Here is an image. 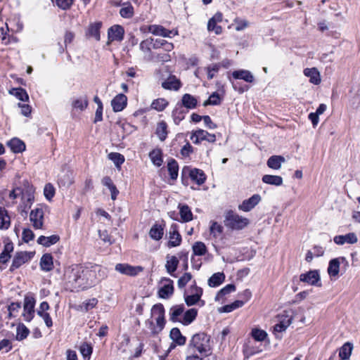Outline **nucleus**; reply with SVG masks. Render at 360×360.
<instances>
[{"instance_id":"obj_1","label":"nucleus","mask_w":360,"mask_h":360,"mask_svg":"<svg viewBox=\"0 0 360 360\" xmlns=\"http://www.w3.org/2000/svg\"><path fill=\"white\" fill-rule=\"evenodd\" d=\"M105 276V271L98 265L89 267L80 264H72L66 269L65 273L68 283L77 290L91 288Z\"/></svg>"},{"instance_id":"obj_2","label":"nucleus","mask_w":360,"mask_h":360,"mask_svg":"<svg viewBox=\"0 0 360 360\" xmlns=\"http://www.w3.org/2000/svg\"><path fill=\"white\" fill-rule=\"evenodd\" d=\"M210 351V336L205 333H199L193 335L188 345V353H196L198 352L199 354L202 355Z\"/></svg>"},{"instance_id":"obj_3","label":"nucleus","mask_w":360,"mask_h":360,"mask_svg":"<svg viewBox=\"0 0 360 360\" xmlns=\"http://www.w3.org/2000/svg\"><path fill=\"white\" fill-rule=\"evenodd\" d=\"M224 223L227 227L233 230H241L249 224V219L229 211L226 215Z\"/></svg>"},{"instance_id":"obj_4","label":"nucleus","mask_w":360,"mask_h":360,"mask_svg":"<svg viewBox=\"0 0 360 360\" xmlns=\"http://www.w3.org/2000/svg\"><path fill=\"white\" fill-rule=\"evenodd\" d=\"M34 255V252L20 251L15 252L13 258L12 264L10 266L9 271L11 272H13L15 270L19 269L24 264L30 262Z\"/></svg>"},{"instance_id":"obj_5","label":"nucleus","mask_w":360,"mask_h":360,"mask_svg":"<svg viewBox=\"0 0 360 360\" xmlns=\"http://www.w3.org/2000/svg\"><path fill=\"white\" fill-rule=\"evenodd\" d=\"M300 281L310 285L321 287V276L319 270H310L306 273L301 274Z\"/></svg>"},{"instance_id":"obj_6","label":"nucleus","mask_w":360,"mask_h":360,"mask_svg":"<svg viewBox=\"0 0 360 360\" xmlns=\"http://www.w3.org/2000/svg\"><path fill=\"white\" fill-rule=\"evenodd\" d=\"M20 195H22V199L24 201L25 207L30 208L34 200L33 193L31 191V190H27L25 193H24L20 188H16L10 192L9 198L14 200L19 197Z\"/></svg>"},{"instance_id":"obj_7","label":"nucleus","mask_w":360,"mask_h":360,"mask_svg":"<svg viewBox=\"0 0 360 360\" xmlns=\"http://www.w3.org/2000/svg\"><path fill=\"white\" fill-rule=\"evenodd\" d=\"M191 139L195 144H199L202 141L214 143L216 141V136L215 134H210L205 130L198 129L192 132Z\"/></svg>"},{"instance_id":"obj_8","label":"nucleus","mask_w":360,"mask_h":360,"mask_svg":"<svg viewBox=\"0 0 360 360\" xmlns=\"http://www.w3.org/2000/svg\"><path fill=\"white\" fill-rule=\"evenodd\" d=\"M160 283H163L159 288L158 294L162 299H168L174 293L173 281L169 278H162Z\"/></svg>"},{"instance_id":"obj_9","label":"nucleus","mask_w":360,"mask_h":360,"mask_svg":"<svg viewBox=\"0 0 360 360\" xmlns=\"http://www.w3.org/2000/svg\"><path fill=\"white\" fill-rule=\"evenodd\" d=\"M115 270L122 274L135 276L143 271V268L140 266H133L128 264H117L115 266Z\"/></svg>"},{"instance_id":"obj_10","label":"nucleus","mask_w":360,"mask_h":360,"mask_svg":"<svg viewBox=\"0 0 360 360\" xmlns=\"http://www.w3.org/2000/svg\"><path fill=\"white\" fill-rule=\"evenodd\" d=\"M44 211L41 207H37L31 211L30 219L32 223V226L36 229L43 227L44 224Z\"/></svg>"},{"instance_id":"obj_11","label":"nucleus","mask_w":360,"mask_h":360,"mask_svg":"<svg viewBox=\"0 0 360 360\" xmlns=\"http://www.w3.org/2000/svg\"><path fill=\"white\" fill-rule=\"evenodd\" d=\"M124 30L121 25H113L108 29V37L110 44L112 41H121L124 38Z\"/></svg>"},{"instance_id":"obj_12","label":"nucleus","mask_w":360,"mask_h":360,"mask_svg":"<svg viewBox=\"0 0 360 360\" xmlns=\"http://www.w3.org/2000/svg\"><path fill=\"white\" fill-rule=\"evenodd\" d=\"M148 31L151 34L156 36H161L163 37H171V34L176 35L177 31L169 30L165 28L162 25H151L148 26Z\"/></svg>"},{"instance_id":"obj_13","label":"nucleus","mask_w":360,"mask_h":360,"mask_svg":"<svg viewBox=\"0 0 360 360\" xmlns=\"http://www.w3.org/2000/svg\"><path fill=\"white\" fill-rule=\"evenodd\" d=\"M261 196L259 194H254L250 198L245 200L239 205L238 209L243 212L252 210L261 201Z\"/></svg>"},{"instance_id":"obj_14","label":"nucleus","mask_w":360,"mask_h":360,"mask_svg":"<svg viewBox=\"0 0 360 360\" xmlns=\"http://www.w3.org/2000/svg\"><path fill=\"white\" fill-rule=\"evenodd\" d=\"M162 87L167 90L178 91L182 86L181 81L175 75H169L162 82Z\"/></svg>"},{"instance_id":"obj_15","label":"nucleus","mask_w":360,"mask_h":360,"mask_svg":"<svg viewBox=\"0 0 360 360\" xmlns=\"http://www.w3.org/2000/svg\"><path fill=\"white\" fill-rule=\"evenodd\" d=\"M127 104V97L123 94H117L112 101L111 105L114 112H120Z\"/></svg>"},{"instance_id":"obj_16","label":"nucleus","mask_w":360,"mask_h":360,"mask_svg":"<svg viewBox=\"0 0 360 360\" xmlns=\"http://www.w3.org/2000/svg\"><path fill=\"white\" fill-rule=\"evenodd\" d=\"M340 260L342 262L346 261L344 257L332 259L328 264L327 269L328 274L330 277H335L338 275L340 271Z\"/></svg>"},{"instance_id":"obj_17","label":"nucleus","mask_w":360,"mask_h":360,"mask_svg":"<svg viewBox=\"0 0 360 360\" xmlns=\"http://www.w3.org/2000/svg\"><path fill=\"white\" fill-rule=\"evenodd\" d=\"M333 240L337 245H342L345 243L354 244L357 242L358 238L354 233H349L346 235L336 236Z\"/></svg>"},{"instance_id":"obj_18","label":"nucleus","mask_w":360,"mask_h":360,"mask_svg":"<svg viewBox=\"0 0 360 360\" xmlns=\"http://www.w3.org/2000/svg\"><path fill=\"white\" fill-rule=\"evenodd\" d=\"M181 236L177 230V225L174 224L171 226L169 231V247H176L181 244Z\"/></svg>"},{"instance_id":"obj_19","label":"nucleus","mask_w":360,"mask_h":360,"mask_svg":"<svg viewBox=\"0 0 360 360\" xmlns=\"http://www.w3.org/2000/svg\"><path fill=\"white\" fill-rule=\"evenodd\" d=\"M198 99L190 94H185L182 96L181 103H179L188 111L196 108L198 105Z\"/></svg>"},{"instance_id":"obj_20","label":"nucleus","mask_w":360,"mask_h":360,"mask_svg":"<svg viewBox=\"0 0 360 360\" xmlns=\"http://www.w3.org/2000/svg\"><path fill=\"white\" fill-rule=\"evenodd\" d=\"M232 77L235 79H243L248 83H252L255 80L252 72L247 70H235L232 72Z\"/></svg>"},{"instance_id":"obj_21","label":"nucleus","mask_w":360,"mask_h":360,"mask_svg":"<svg viewBox=\"0 0 360 360\" xmlns=\"http://www.w3.org/2000/svg\"><path fill=\"white\" fill-rule=\"evenodd\" d=\"M188 110L184 108L179 103H176L174 109L172 111V117L176 124L183 120L185 115L188 113Z\"/></svg>"},{"instance_id":"obj_22","label":"nucleus","mask_w":360,"mask_h":360,"mask_svg":"<svg viewBox=\"0 0 360 360\" xmlns=\"http://www.w3.org/2000/svg\"><path fill=\"white\" fill-rule=\"evenodd\" d=\"M304 74L306 77H309L311 83L316 85L321 83L320 73L316 68H305Z\"/></svg>"},{"instance_id":"obj_23","label":"nucleus","mask_w":360,"mask_h":360,"mask_svg":"<svg viewBox=\"0 0 360 360\" xmlns=\"http://www.w3.org/2000/svg\"><path fill=\"white\" fill-rule=\"evenodd\" d=\"M285 162V159L282 155H272L271 156L267 162V166L273 169L278 170L281 167L283 163Z\"/></svg>"},{"instance_id":"obj_24","label":"nucleus","mask_w":360,"mask_h":360,"mask_svg":"<svg viewBox=\"0 0 360 360\" xmlns=\"http://www.w3.org/2000/svg\"><path fill=\"white\" fill-rule=\"evenodd\" d=\"M8 146L15 153H22L25 150V143L18 138H13L9 141Z\"/></svg>"},{"instance_id":"obj_25","label":"nucleus","mask_w":360,"mask_h":360,"mask_svg":"<svg viewBox=\"0 0 360 360\" xmlns=\"http://www.w3.org/2000/svg\"><path fill=\"white\" fill-rule=\"evenodd\" d=\"M40 267L44 271H50L53 269V257L51 254H44L40 260Z\"/></svg>"},{"instance_id":"obj_26","label":"nucleus","mask_w":360,"mask_h":360,"mask_svg":"<svg viewBox=\"0 0 360 360\" xmlns=\"http://www.w3.org/2000/svg\"><path fill=\"white\" fill-rule=\"evenodd\" d=\"M189 176L191 179L198 185L204 184L206 179V176L203 171L196 168L190 171Z\"/></svg>"},{"instance_id":"obj_27","label":"nucleus","mask_w":360,"mask_h":360,"mask_svg":"<svg viewBox=\"0 0 360 360\" xmlns=\"http://www.w3.org/2000/svg\"><path fill=\"white\" fill-rule=\"evenodd\" d=\"M198 310L195 308L187 310L183 315L182 319L179 321L184 326L191 324L196 318Z\"/></svg>"},{"instance_id":"obj_28","label":"nucleus","mask_w":360,"mask_h":360,"mask_svg":"<svg viewBox=\"0 0 360 360\" xmlns=\"http://www.w3.org/2000/svg\"><path fill=\"white\" fill-rule=\"evenodd\" d=\"M262 180L264 184L276 186H281L283 182V178L281 176L271 174L264 175Z\"/></svg>"},{"instance_id":"obj_29","label":"nucleus","mask_w":360,"mask_h":360,"mask_svg":"<svg viewBox=\"0 0 360 360\" xmlns=\"http://www.w3.org/2000/svg\"><path fill=\"white\" fill-rule=\"evenodd\" d=\"M60 240V237L58 235H52L51 236H41L37 239V243L45 247H49L52 245L56 244Z\"/></svg>"},{"instance_id":"obj_30","label":"nucleus","mask_w":360,"mask_h":360,"mask_svg":"<svg viewBox=\"0 0 360 360\" xmlns=\"http://www.w3.org/2000/svg\"><path fill=\"white\" fill-rule=\"evenodd\" d=\"M225 280V275L223 272L214 274L207 281L208 285L211 288H215L220 285Z\"/></svg>"},{"instance_id":"obj_31","label":"nucleus","mask_w":360,"mask_h":360,"mask_svg":"<svg viewBox=\"0 0 360 360\" xmlns=\"http://www.w3.org/2000/svg\"><path fill=\"white\" fill-rule=\"evenodd\" d=\"M179 214L184 222H188L193 219V213L187 205H179Z\"/></svg>"},{"instance_id":"obj_32","label":"nucleus","mask_w":360,"mask_h":360,"mask_svg":"<svg viewBox=\"0 0 360 360\" xmlns=\"http://www.w3.org/2000/svg\"><path fill=\"white\" fill-rule=\"evenodd\" d=\"M184 311V304L175 305L171 307L169 311V319L172 322L179 321L181 319H179V316H181Z\"/></svg>"},{"instance_id":"obj_33","label":"nucleus","mask_w":360,"mask_h":360,"mask_svg":"<svg viewBox=\"0 0 360 360\" xmlns=\"http://www.w3.org/2000/svg\"><path fill=\"white\" fill-rule=\"evenodd\" d=\"M101 26L102 23L101 22L90 24L87 34L91 37H94L96 40L99 41L101 39L100 30Z\"/></svg>"},{"instance_id":"obj_34","label":"nucleus","mask_w":360,"mask_h":360,"mask_svg":"<svg viewBox=\"0 0 360 360\" xmlns=\"http://www.w3.org/2000/svg\"><path fill=\"white\" fill-rule=\"evenodd\" d=\"M11 225L10 217L8 211L2 207H0V229H8Z\"/></svg>"},{"instance_id":"obj_35","label":"nucleus","mask_w":360,"mask_h":360,"mask_svg":"<svg viewBox=\"0 0 360 360\" xmlns=\"http://www.w3.org/2000/svg\"><path fill=\"white\" fill-rule=\"evenodd\" d=\"M164 234V227L158 224H155L149 231V236L151 238L159 240H160Z\"/></svg>"},{"instance_id":"obj_36","label":"nucleus","mask_w":360,"mask_h":360,"mask_svg":"<svg viewBox=\"0 0 360 360\" xmlns=\"http://www.w3.org/2000/svg\"><path fill=\"white\" fill-rule=\"evenodd\" d=\"M292 319L288 316L282 317L279 323H276L274 326V330L275 333H282L285 331L287 328L291 324Z\"/></svg>"},{"instance_id":"obj_37","label":"nucleus","mask_w":360,"mask_h":360,"mask_svg":"<svg viewBox=\"0 0 360 360\" xmlns=\"http://www.w3.org/2000/svg\"><path fill=\"white\" fill-rule=\"evenodd\" d=\"M167 167L170 178L172 180H176L179 173V165L177 162L173 158L170 159L167 162Z\"/></svg>"},{"instance_id":"obj_38","label":"nucleus","mask_w":360,"mask_h":360,"mask_svg":"<svg viewBox=\"0 0 360 360\" xmlns=\"http://www.w3.org/2000/svg\"><path fill=\"white\" fill-rule=\"evenodd\" d=\"M353 345L351 342H345L339 349V356L342 360H348L351 356Z\"/></svg>"},{"instance_id":"obj_39","label":"nucleus","mask_w":360,"mask_h":360,"mask_svg":"<svg viewBox=\"0 0 360 360\" xmlns=\"http://www.w3.org/2000/svg\"><path fill=\"white\" fill-rule=\"evenodd\" d=\"M179 265V259L175 256H172L169 259L167 256V260L165 264L167 271L172 276H175L174 272L176 270Z\"/></svg>"},{"instance_id":"obj_40","label":"nucleus","mask_w":360,"mask_h":360,"mask_svg":"<svg viewBox=\"0 0 360 360\" xmlns=\"http://www.w3.org/2000/svg\"><path fill=\"white\" fill-rule=\"evenodd\" d=\"M171 339L179 345H184L186 343V338L181 333L178 328H174L170 331Z\"/></svg>"},{"instance_id":"obj_41","label":"nucleus","mask_w":360,"mask_h":360,"mask_svg":"<svg viewBox=\"0 0 360 360\" xmlns=\"http://www.w3.org/2000/svg\"><path fill=\"white\" fill-rule=\"evenodd\" d=\"M155 134L161 141L166 139L167 136V125L165 121H161L158 124Z\"/></svg>"},{"instance_id":"obj_42","label":"nucleus","mask_w":360,"mask_h":360,"mask_svg":"<svg viewBox=\"0 0 360 360\" xmlns=\"http://www.w3.org/2000/svg\"><path fill=\"white\" fill-rule=\"evenodd\" d=\"M169 105V102L163 98H160L154 100L151 103V108L158 112L163 111Z\"/></svg>"},{"instance_id":"obj_43","label":"nucleus","mask_w":360,"mask_h":360,"mask_svg":"<svg viewBox=\"0 0 360 360\" xmlns=\"http://www.w3.org/2000/svg\"><path fill=\"white\" fill-rule=\"evenodd\" d=\"M29 334L30 330L23 323H20L16 329L15 339L18 341L23 340Z\"/></svg>"},{"instance_id":"obj_44","label":"nucleus","mask_w":360,"mask_h":360,"mask_svg":"<svg viewBox=\"0 0 360 360\" xmlns=\"http://www.w3.org/2000/svg\"><path fill=\"white\" fill-rule=\"evenodd\" d=\"M149 157L155 165L157 167L162 165L163 160L160 150H153L151 152H150Z\"/></svg>"},{"instance_id":"obj_45","label":"nucleus","mask_w":360,"mask_h":360,"mask_svg":"<svg viewBox=\"0 0 360 360\" xmlns=\"http://www.w3.org/2000/svg\"><path fill=\"white\" fill-rule=\"evenodd\" d=\"M192 248L193 254L198 256L205 255L207 252L206 245H205L204 243L200 241L195 242L193 245Z\"/></svg>"},{"instance_id":"obj_46","label":"nucleus","mask_w":360,"mask_h":360,"mask_svg":"<svg viewBox=\"0 0 360 360\" xmlns=\"http://www.w3.org/2000/svg\"><path fill=\"white\" fill-rule=\"evenodd\" d=\"M245 304L243 300H236L230 304H226L221 307V312L229 313L238 308L242 307Z\"/></svg>"},{"instance_id":"obj_47","label":"nucleus","mask_w":360,"mask_h":360,"mask_svg":"<svg viewBox=\"0 0 360 360\" xmlns=\"http://www.w3.org/2000/svg\"><path fill=\"white\" fill-rule=\"evenodd\" d=\"M35 299L26 296L24 299L23 312H34Z\"/></svg>"},{"instance_id":"obj_48","label":"nucleus","mask_w":360,"mask_h":360,"mask_svg":"<svg viewBox=\"0 0 360 360\" xmlns=\"http://www.w3.org/2000/svg\"><path fill=\"white\" fill-rule=\"evenodd\" d=\"M221 98L220 97L219 94L217 92H214L210 96L207 100L204 101L203 105H217L221 103Z\"/></svg>"},{"instance_id":"obj_49","label":"nucleus","mask_w":360,"mask_h":360,"mask_svg":"<svg viewBox=\"0 0 360 360\" xmlns=\"http://www.w3.org/2000/svg\"><path fill=\"white\" fill-rule=\"evenodd\" d=\"M236 290V286L233 284H228L223 288H221L217 294L215 300H219L226 295H228Z\"/></svg>"},{"instance_id":"obj_50","label":"nucleus","mask_w":360,"mask_h":360,"mask_svg":"<svg viewBox=\"0 0 360 360\" xmlns=\"http://www.w3.org/2000/svg\"><path fill=\"white\" fill-rule=\"evenodd\" d=\"M223 226L216 221H212L210 228V234L217 238L223 233Z\"/></svg>"},{"instance_id":"obj_51","label":"nucleus","mask_w":360,"mask_h":360,"mask_svg":"<svg viewBox=\"0 0 360 360\" xmlns=\"http://www.w3.org/2000/svg\"><path fill=\"white\" fill-rule=\"evenodd\" d=\"M221 68V65L219 63H214L209 65L206 68L207 79L209 80L213 79L215 77V74L218 72Z\"/></svg>"},{"instance_id":"obj_52","label":"nucleus","mask_w":360,"mask_h":360,"mask_svg":"<svg viewBox=\"0 0 360 360\" xmlns=\"http://www.w3.org/2000/svg\"><path fill=\"white\" fill-rule=\"evenodd\" d=\"M251 335L255 340L260 342L264 341L267 336L264 330L257 328L252 329Z\"/></svg>"},{"instance_id":"obj_53","label":"nucleus","mask_w":360,"mask_h":360,"mask_svg":"<svg viewBox=\"0 0 360 360\" xmlns=\"http://www.w3.org/2000/svg\"><path fill=\"white\" fill-rule=\"evenodd\" d=\"M120 14L122 18H130L134 15V8L131 4L122 7L120 10Z\"/></svg>"},{"instance_id":"obj_54","label":"nucleus","mask_w":360,"mask_h":360,"mask_svg":"<svg viewBox=\"0 0 360 360\" xmlns=\"http://www.w3.org/2000/svg\"><path fill=\"white\" fill-rule=\"evenodd\" d=\"M88 105V100L86 97L84 98H78L72 102V107L76 109H79L81 111L86 108Z\"/></svg>"},{"instance_id":"obj_55","label":"nucleus","mask_w":360,"mask_h":360,"mask_svg":"<svg viewBox=\"0 0 360 360\" xmlns=\"http://www.w3.org/2000/svg\"><path fill=\"white\" fill-rule=\"evenodd\" d=\"M153 44V38L146 39V40H143L140 43V45H139L140 49L144 53H150L151 48H153L152 47Z\"/></svg>"},{"instance_id":"obj_56","label":"nucleus","mask_w":360,"mask_h":360,"mask_svg":"<svg viewBox=\"0 0 360 360\" xmlns=\"http://www.w3.org/2000/svg\"><path fill=\"white\" fill-rule=\"evenodd\" d=\"M109 158L115 163L117 167L120 166L124 162V158L118 153H111L109 154Z\"/></svg>"},{"instance_id":"obj_57","label":"nucleus","mask_w":360,"mask_h":360,"mask_svg":"<svg viewBox=\"0 0 360 360\" xmlns=\"http://www.w3.org/2000/svg\"><path fill=\"white\" fill-rule=\"evenodd\" d=\"M192 279V275L191 273H185L181 276L177 282L178 288L180 289L184 288L186 284Z\"/></svg>"},{"instance_id":"obj_58","label":"nucleus","mask_w":360,"mask_h":360,"mask_svg":"<svg viewBox=\"0 0 360 360\" xmlns=\"http://www.w3.org/2000/svg\"><path fill=\"white\" fill-rule=\"evenodd\" d=\"M151 314L153 316H165V308L162 304H156L153 305L151 309Z\"/></svg>"},{"instance_id":"obj_59","label":"nucleus","mask_w":360,"mask_h":360,"mask_svg":"<svg viewBox=\"0 0 360 360\" xmlns=\"http://www.w3.org/2000/svg\"><path fill=\"white\" fill-rule=\"evenodd\" d=\"M92 351L93 349L91 346L87 343H84L80 347V352L84 359H89Z\"/></svg>"},{"instance_id":"obj_60","label":"nucleus","mask_w":360,"mask_h":360,"mask_svg":"<svg viewBox=\"0 0 360 360\" xmlns=\"http://www.w3.org/2000/svg\"><path fill=\"white\" fill-rule=\"evenodd\" d=\"M44 193L45 198L50 200L55 195V188L51 184H46L44 186Z\"/></svg>"},{"instance_id":"obj_61","label":"nucleus","mask_w":360,"mask_h":360,"mask_svg":"<svg viewBox=\"0 0 360 360\" xmlns=\"http://www.w3.org/2000/svg\"><path fill=\"white\" fill-rule=\"evenodd\" d=\"M11 256V254L1 252L0 254V269L4 270L6 268L7 263L10 260Z\"/></svg>"},{"instance_id":"obj_62","label":"nucleus","mask_w":360,"mask_h":360,"mask_svg":"<svg viewBox=\"0 0 360 360\" xmlns=\"http://www.w3.org/2000/svg\"><path fill=\"white\" fill-rule=\"evenodd\" d=\"M185 302L188 306H193L195 304L200 300V297L198 295H184Z\"/></svg>"},{"instance_id":"obj_63","label":"nucleus","mask_w":360,"mask_h":360,"mask_svg":"<svg viewBox=\"0 0 360 360\" xmlns=\"http://www.w3.org/2000/svg\"><path fill=\"white\" fill-rule=\"evenodd\" d=\"M15 90L16 91L15 96L19 100L22 101H27L29 100V96L25 89L18 88Z\"/></svg>"},{"instance_id":"obj_64","label":"nucleus","mask_w":360,"mask_h":360,"mask_svg":"<svg viewBox=\"0 0 360 360\" xmlns=\"http://www.w3.org/2000/svg\"><path fill=\"white\" fill-rule=\"evenodd\" d=\"M34 234L33 231L30 229H25L22 231V240L25 243H28L33 240Z\"/></svg>"}]
</instances>
